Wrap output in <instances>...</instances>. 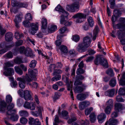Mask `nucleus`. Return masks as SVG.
Instances as JSON below:
<instances>
[{"label":"nucleus","instance_id":"f257e3e1","mask_svg":"<svg viewBox=\"0 0 125 125\" xmlns=\"http://www.w3.org/2000/svg\"><path fill=\"white\" fill-rule=\"evenodd\" d=\"M17 80L19 81L18 83L19 86L22 89L25 88L26 83L29 86L31 85V83L30 82L31 80L28 77H25V76L23 78L18 77Z\"/></svg>","mask_w":125,"mask_h":125},{"label":"nucleus","instance_id":"f03ea898","mask_svg":"<svg viewBox=\"0 0 125 125\" xmlns=\"http://www.w3.org/2000/svg\"><path fill=\"white\" fill-rule=\"evenodd\" d=\"M118 112L116 111L113 112L111 114L112 118L110 119L108 121L105 123V125H116L118 121L116 119H113V118L117 117L118 116Z\"/></svg>","mask_w":125,"mask_h":125},{"label":"nucleus","instance_id":"7ed1b4c3","mask_svg":"<svg viewBox=\"0 0 125 125\" xmlns=\"http://www.w3.org/2000/svg\"><path fill=\"white\" fill-rule=\"evenodd\" d=\"M117 29H122V31L120 30L117 31V35L118 36V38L120 39L123 38L124 34L123 32L122 31H125V24L123 23H118L116 25Z\"/></svg>","mask_w":125,"mask_h":125},{"label":"nucleus","instance_id":"20e7f679","mask_svg":"<svg viewBox=\"0 0 125 125\" xmlns=\"http://www.w3.org/2000/svg\"><path fill=\"white\" fill-rule=\"evenodd\" d=\"M38 71L36 69L33 70L29 69L28 70V75L26 74L25 77H28L31 80L30 82L33 80H36V76L38 73Z\"/></svg>","mask_w":125,"mask_h":125},{"label":"nucleus","instance_id":"39448f33","mask_svg":"<svg viewBox=\"0 0 125 125\" xmlns=\"http://www.w3.org/2000/svg\"><path fill=\"white\" fill-rule=\"evenodd\" d=\"M79 7V3L78 2H75L70 5L67 6L66 9L67 10L69 11L74 12L76 10L78 9Z\"/></svg>","mask_w":125,"mask_h":125},{"label":"nucleus","instance_id":"423d86ee","mask_svg":"<svg viewBox=\"0 0 125 125\" xmlns=\"http://www.w3.org/2000/svg\"><path fill=\"white\" fill-rule=\"evenodd\" d=\"M86 15L80 13L74 15L73 18H76V22L77 23H81L84 21V19L86 18Z\"/></svg>","mask_w":125,"mask_h":125},{"label":"nucleus","instance_id":"0eeeda50","mask_svg":"<svg viewBox=\"0 0 125 125\" xmlns=\"http://www.w3.org/2000/svg\"><path fill=\"white\" fill-rule=\"evenodd\" d=\"M62 72V71L60 69H57L54 70L53 73V75L55 76L52 78V81H56L60 80L61 79V75L60 74Z\"/></svg>","mask_w":125,"mask_h":125},{"label":"nucleus","instance_id":"6e6552de","mask_svg":"<svg viewBox=\"0 0 125 125\" xmlns=\"http://www.w3.org/2000/svg\"><path fill=\"white\" fill-rule=\"evenodd\" d=\"M11 4L13 7L17 6L19 8L26 7L28 6L26 3L17 2L16 0H12Z\"/></svg>","mask_w":125,"mask_h":125},{"label":"nucleus","instance_id":"1a4fd4ad","mask_svg":"<svg viewBox=\"0 0 125 125\" xmlns=\"http://www.w3.org/2000/svg\"><path fill=\"white\" fill-rule=\"evenodd\" d=\"M23 106L25 108L33 110L35 109V103L32 102H29L26 101L25 102Z\"/></svg>","mask_w":125,"mask_h":125},{"label":"nucleus","instance_id":"9d476101","mask_svg":"<svg viewBox=\"0 0 125 125\" xmlns=\"http://www.w3.org/2000/svg\"><path fill=\"white\" fill-rule=\"evenodd\" d=\"M38 23L36 22V23H31L30 26L31 29L29 30V32L32 34H34L36 31L38 30Z\"/></svg>","mask_w":125,"mask_h":125},{"label":"nucleus","instance_id":"9b49d317","mask_svg":"<svg viewBox=\"0 0 125 125\" xmlns=\"http://www.w3.org/2000/svg\"><path fill=\"white\" fill-rule=\"evenodd\" d=\"M4 69L6 71L3 73V74L6 76H11L14 73V71L12 68H5Z\"/></svg>","mask_w":125,"mask_h":125},{"label":"nucleus","instance_id":"f8f14e48","mask_svg":"<svg viewBox=\"0 0 125 125\" xmlns=\"http://www.w3.org/2000/svg\"><path fill=\"white\" fill-rule=\"evenodd\" d=\"M88 48L82 42L79 43L76 47V50L78 52L82 53L86 51Z\"/></svg>","mask_w":125,"mask_h":125},{"label":"nucleus","instance_id":"ddd939ff","mask_svg":"<svg viewBox=\"0 0 125 125\" xmlns=\"http://www.w3.org/2000/svg\"><path fill=\"white\" fill-rule=\"evenodd\" d=\"M32 93L31 91L28 90H26L24 92V95L23 96L25 99L27 101L30 100H32L31 94Z\"/></svg>","mask_w":125,"mask_h":125},{"label":"nucleus","instance_id":"4468645a","mask_svg":"<svg viewBox=\"0 0 125 125\" xmlns=\"http://www.w3.org/2000/svg\"><path fill=\"white\" fill-rule=\"evenodd\" d=\"M91 42L90 38L88 36H86L83 38L82 42L88 48L90 46Z\"/></svg>","mask_w":125,"mask_h":125},{"label":"nucleus","instance_id":"2eb2a0df","mask_svg":"<svg viewBox=\"0 0 125 125\" xmlns=\"http://www.w3.org/2000/svg\"><path fill=\"white\" fill-rule=\"evenodd\" d=\"M38 112L31 111V113L32 115L36 117L38 116L39 115H42V111L43 110V108L40 106H38L37 107Z\"/></svg>","mask_w":125,"mask_h":125},{"label":"nucleus","instance_id":"dca6fc26","mask_svg":"<svg viewBox=\"0 0 125 125\" xmlns=\"http://www.w3.org/2000/svg\"><path fill=\"white\" fill-rule=\"evenodd\" d=\"M106 117V115L104 113H101L97 116L98 122L100 123H103Z\"/></svg>","mask_w":125,"mask_h":125},{"label":"nucleus","instance_id":"f3484780","mask_svg":"<svg viewBox=\"0 0 125 125\" xmlns=\"http://www.w3.org/2000/svg\"><path fill=\"white\" fill-rule=\"evenodd\" d=\"M86 86L84 84L82 85V86H77L75 88V91L78 93H81L85 89Z\"/></svg>","mask_w":125,"mask_h":125},{"label":"nucleus","instance_id":"a211bd4d","mask_svg":"<svg viewBox=\"0 0 125 125\" xmlns=\"http://www.w3.org/2000/svg\"><path fill=\"white\" fill-rule=\"evenodd\" d=\"M88 96L87 94L81 93L77 95L76 98L78 100L82 101L85 99Z\"/></svg>","mask_w":125,"mask_h":125},{"label":"nucleus","instance_id":"6ab92c4d","mask_svg":"<svg viewBox=\"0 0 125 125\" xmlns=\"http://www.w3.org/2000/svg\"><path fill=\"white\" fill-rule=\"evenodd\" d=\"M115 91V89H109L105 92L104 94L106 96L112 97L114 95Z\"/></svg>","mask_w":125,"mask_h":125},{"label":"nucleus","instance_id":"aec40b11","mask_svg":"<svg viewBox=\"0 0 125 125\" xmlns=\"http://www.w3.org/2000/svg\"><path fill=\"white\" fill-rule=\"evenodd\" d=\"M13 37V34L11 32H9L5 34V39L7 42H10L11 41Z\"/></svg>","mask_w":125,"mask_h":125},{"label":"nucleus","instance_id":"412c9836","mask_svg":"<svg viewBox=\"0 0 125 125\" xmlns=\"http://www.w3.org/2000/svg\"><path fill=\"white\" fill-rule=\"evenodd\" d=\"M59 49L61 51V54H65L68 52V48L66 46L64 45H62L59 48Z\"/></svg>","mask_w":125,"mask_h":125},{"label":"nucleus","instance_id":"4be33fe9","mask_svg":"<svg viewBox=\"0 0 125 125\" xmlns=\"http://www.w3.org/2000/svg\"><path fill=\"white\" fill-rule=\"evenodd\" d=\"M72 83L71 82L70 83H68L67 85V90L68 91H70V95L72 99V100H74V98L73 96V92L72 89Z\"/></svg>","mask_w":125,"mask_h":125},{"label":"nucleus","instance_id":"5701e85b","mask_svg":"<svg viewBox=\"0 0 125 125\" xmlns=\"http://www.w3.org/2000/svg\"><path fill=\"white\" fill-rule=\"evenodd\" d=\"M15 26L17 28H19V22L21 21V19L20 15L16 16L14 19Z\"/></svg>","mask_w":125,"mask_h":125},{"label":"nucleus","instance_id":"b1692460","mask_svg":"<svg viewBox=\"0 0 125 125\" xmlns=\"http://www.w3.org/2000/svg\"><path fill=\"white\" fill-rule=\"evenodd\" d=\"M7 104L4 101L0 102V111L4 112L6 109Z\"/></svg>","mask_w":125,"mask_h":125},{"label":"nucleus","instance_id":"393cba45","mask_svg":"<svg viewBox=\"0 0 125 125\" xmlns=\"http://www.w3.org/2000/svg\"><path fill=\"white\" fill-rule=\"evenodd\" d=\"M12 47L11 45H6L3 47V49L0 50V54H2L6 52Z\"/></svg>","mask_w":125,"mask_h":125},{"label":"nucleus","instance_id":"a878e982","mask_svg":"<svg viewBox=\"0 0 125 125\" xmlns=\"http://www.w3.org/2000/svg\"><path fill=\"white\" fill-rule=\"evenodd\" d=\"M42 29H46L47 27V19L45 18H43L42 19Z\"/></svg>","mask_w":125,"mask_h":125},{"label":"nucleus","instance_id":"bb28decb","mask_svg":"<svg viewBox=\"0 0 125 125\" xmlns=\"http://www.w3.org/2000/svg\"><path fill=\"white\" fill-rule=\"evenodd\" d=\"M104 60V58L102 57L101 56L98 55L96 56L94 60V64L96 65H98L100 63L101 60Z\"/></svg>","mask_w":125,"mask_h":125},{"label":"nucleus","instance_id":"cd10ccee","mask_svg":"<svg viewBox=\"0 0 125 125\" xmlns=\"http://www.w3.org/2000/svg\"><path fill=\"white\" fill-rule=\"evenodd\" d=\"M99 31L98 27L97 26H96L93 31V41H94L96 39Z\"/></svg>","mask_w":125,"mask_h":125},{"label":"nucleus","instance_id":"c85d7f7f","mask_svg":"<svg viewBox=\"0 0 125 125\" xmlns=\"http://www.w3.org/2000/svg\"><path fill=\"white\" fill-rule=\"evenodd\" d=\"M115 110L118 112L121 111L123 108L122 104L119 103H116L115 105Z\"/></svg>","mask_w":125,"mask_h":125},{"label":"nucleus","instance_id":"c756f323","mask_svg":"<svg viewBox=\"0 0 125 125\" xmlns=\"http://www.w3.org/2000/svg\"><path fill=\"white\" fill-rule=\"evenodd\" d=\"M114 12L115 13L114 15L115 16L116 20H117L119 17H120L122 14L120 11L117 9L114 10Z\"/></svg>","mask_w":125,"mask_h":125},{"label":"nucleus","instance_id":"7c9ffc66","mask_svg":"<svg viewBox=\"0 0 125 125\" xmlns=\"http://www.w3.org/2000/svg\"><path fill=\"white\" fill-rule=\"evenodd\" d=\"M57 29L56 26L52 25L51 26L49 27L48 28V32L49 33H52L54 32Z\"/></svg>","mask_w":125,"mask_h":125},{"label":"nucleus","instance_id":"2f4dec72","mask_svg":"<svg viewBox=\"0 0 125 125\" xmlns=\"http://www.w3.org/2000/svg\"><path fill=\"white\" fill-rule=\"evenodd\" d=\"M14 69L15 72L18 74L20 75H21L22 74V71L19 66H15L14 67Z\"/></svg>","mask_w":125,"mask_h":125},{"label":"nucleus","instance_id":"473e14b6","mask_svg":"<svg viewBox=\"0 0 125 125\" xmlns=\"http://www.w3.org/2000/svg\"><path fill=\"white\" fill-rule=\"evenodd\" d=\"M116 84V81L115 78H113L110 81L109 85L112 87H114Z\"/></svg>","mask_w":125,"mask_h":125},{"label":"nucleus","instance_id":"72a5a7b5","mask_svg":"<svg viewBox=\"0 0 125 125\" xmlns=\"http://www.w3.org/2000/svg\"><path fill=\"white\" fill-rule=\"evenodd\" d=\"M90 120L92 123H94L95 120L96 118V115L94 113L91 114L89 116Z\"/></svg>","mask_w":125,"mask_h":125},{"label":"nucleus","instance_id":"f704fd0d","mask_svg":"<svg viewBox=\"0 0 125 125\" xmlns=\"http://www.w3.org/2000/svg\"><path fill=\"white\" fill-rule=\"evenodd\" d=\"M87 21L89 26L91 27H92L94 25V22L93 19L91 16L88 17L87 18Z\"/></svg>","mask_w":125,"mask_h":125},{"label":"nucleus","instance_id":"c9c22d12","mask_svg":"<svg viewBox=\"0 0 125 125\" xmlns=\"http://www.w3.org/2000/svg\"><path fill=\"white\" fill-rule=\"evenodd\" d=\"M37 63V62L36 60H33L31 62L29 66L31 68H33L36 66Z\"/></svg>","mask_w":125,"mask_h":125},{"label":"nucleus","instance_id":"e433bc0d","mask_svg":"<svg viewBox=\"0 0 125 125\" xmlns=\"http://www.w3.org/2000/svg\"><path fill=\"white\" fill-rule=\"evenodd\" d=\"M24 54L26 56H30L31 57H32L33 55V53L32 51L30 50H27L25 51L24 52Z\"/></svg>","mask_w":125,"mask_h":125},{"label":"nucleus","instance_id":"4c0bfd02","mask_svg":"<svg viewBox=\"0 0 125 125\" xmlns=\"http://www.w3.org/2000/svg\"><path fill=\"white\" fill-rule=\"evenodd\" d=\"M19 113L20 115L21 116L26 117L29 115L28 112L26 110H21L19 112Z\"/></svg>","mask_w":125,"mask_h":125},{"label":"nucleus","instance_id":"58836bf2","mask_svg":"<svg viewBox=\"0 0 125 125\" xmlns=\"http://www.w3.org/2000/svg\"><path fill=\"white\" fill-rule=\"evenodd\" d=\"M13 62L17 64H20L23 63V62L22 61L21 59L20 58H17L14 59Z\"/></svg>","mask_w":125,"mask_h":125},{"label":"nucleus","instance_id":"ea45409f","mask_svg":"<svg viewBox=\"0 0 125 125\" xmlns=\"http://www.w3.org/2000/svg\"><path fill=\"white\" fill-rule=\"evenodd\" d=\"M100 63L106 68H108V67L107 61L104 58V60H101Z\"/></svg>","mask_w":125,"mask_h":125},{"label":"nucleus","instance_id":"a19ab883","mask_svg":"<svg viewBox=\"0 0 125 125\" xmlns=\"http://www.w3.org/2000/svg\"><path fill=\"white\" fill-rule=\"evenodd\" d=\"M25 17L26 20L32 21V17L31 14L30 13H28L25 15Z\"/></svg>","mask_w":125,"mask_h":125},{"label":"nucleus","instance_id":"79ce46f5","mask_svg":"<svg viewBox=\"0 0 125 125\" xmlns=\"http://www.w3.org/2000/svg\"><path fill=\"white\" fill-rule=\"evenodd\" d=\"M5 66L4 67V69L5 68H9V67H12L14 66V64L12 62L8 61L5 63Z\"/></svg>","mask_w":125,"mask_h":125},{"label":"nucleus","instance_id":"37998d69","mask_svg":"<svg viewBox=\"0 0 125 125\" xmlns=\"http://www.w3.org/2000/svg\"><path fill=\"white\" fill-rule=\"evenodd\" d=\"M23 24L25 27L29 28L31 24V23L29 22V21L25 20L23 22Z\"/></svg>","mask_w":125,"mask_h":125},{"label":"nucleus","instance_id":"c03bdc74","mask_svg":"<svg viewBox=\"0 0 125 125\" xmlns=\"http://www.w3.org/2000/svg\"><path fill=\"white\" fill-rule=\"evenodd\" d=\"M106 73L107 74L111 77L113 76L114 75L113 73V70L111 68L108 69L106 71Z\"/></svg>","mask_w":125,"mask_h":125},{"label":"nucleus","instance_id":"a18cd8bd","mask_svg":"<svg viewBox=\"0 0 125 125\" xmlns=\"http://www.w3.org/2000/svg\"><path fill=\"white\" fill-rule=\"evenodd\" d=\"M6 102L8 103H10L12 101V98L10 95H8L6 97Z\"/></svg>","mask_w":125,"mask_h":125},{"label":"nucleus","instance_id":"49530a36","mask_svg":"<svg viewBox=\"0 0 125 125\" xmlns=\"http://www.w3.org/2000/svg\"><path fill=\"white\" fill-rule=\"evenodd\" d=\"M16 112V110L14 109H12L10 111H7V114L8 115H15Z\"/></svg>","mask_w":125,"mask_h":125},{"label":"nucleus","instance_id":"de8ad7c7","mask_svg":"<svg viewBox=\"0 0 125 125\" xmlns=\"http://www.w3.org/2000/svg\"><path fill=\"white\" fill-rule=\"evenodd\" d=\"M107 106L112 108L113 106V101L111 99H109L106 102Z\"/></svg>","mask_w":125,"mask_h":125},{"label":"nucleus","instance_id":"09e8293b","mask_svg":"<svg viewBox=\"0 0 125 125\" xmlns=\"http://www.w3.org/2000/svg\"><path fill=\"white\" fill-rule=\"evenodd\" d=\"M75 80H83L84 78V77L81 74H77L75 76Z\"/></svg>","mask_w":125,"mask_h":125},{"label":"nucleus","instance_id":"8fccbe9b","mask_svg":"<svg viewBox=\"0 0 125 125\" xmlns=\"http://www.w3.org/2000/svg\"><path fill=\"white\" fill-rule=\"evenodd\" d=\"M85 72L84 70H83L82 68H79L77 69L76 71L77 74H83Z\"/></svg>","mask_w":125,"mask_h":125},{"label":"nucleus","instance_id":"3c124183","mask_svg":"<svg viewBox=\"0 0 125 125\" xmlns=\"http://www.w3.org/2000/svg\"><path fill=\"white\" fill-rule=\"evenodd\" d=\"M119 95H124L125 94V88H120L118 92Z\"/></svg>","mask_w":125,"mask_h":125},{"label":"nucleus","instance_id":"603ef678","mask_svg":"<svg viewBox=\"0 0 125 125\" xmlns=\"http://www.w3.org/2000/svg\"><path fill=\"white\" fill-rule=\"evenodd\" d=\"M60 33H61L62 34L64 33L65 32H68V30L66 27H63L62 28L60 29H59Z\"/></svg>","mask_w":125,"mask_h":125},{"label":"nucleus","instance_id":"864d4df0","mask_svg":"<svg viewBox=\"0 0 125 125\" xmlns=\"http://www.w3.org/2000/svg\"><path fill=\"white\" fill-rule=\"evenodd\" d=\"M61 95V94L59 93H55L53 98L54 101L58 99Z\"/></svg>","mask_w":125,"mask_h":125},{"label":"nucleus","instance_id":"5fc2aeb1","mask_svg":"<svg viewBox=\"0 0 125 125\" xmlns=\"http://www.w3.org/2000/svg\"><path fill=\"white\" fill-rule=\"evenodd\" d=\"M112 108L107 106L104 109V112L106 114H109L111 113V111Z\"/></svg>","mask_w":125,"mask_h":125},{"label":"nucleus","instance_id":"6e6d98bb","mask_svg":"<svg viewBox=\"0 0 125 125\" xmlns=\"http://www.w3.org/2000/svg\"><path fill=\"white\" fill-rule=\"evenodd\" d=\"M115 0H109L110 6V7L112 9H113L115 5Z\"/></svg>","mask_w":125,"mask_h":125},{"label":"nucleus","instance_id":"4d7b16f0","mask_svg":"<svg viewBox=\"0 0 125 125\" xmlns=\"http://www.w3.org/2000/svg\"><path fill=\"white\" fill-rule=\"evenodd\" d=\"M93 109V108L92 107H90V108H88L85 110V113L86 115H88L92 111Z\"/></svg>","mask_w":125,"mask_h":125},{"label":"nucleus","instance_id":"13d9d810","mask_svg":"<svg viewBox=\"0 0 125 125\" xmlns=\"http://www.w3.org/2000/svg\"><path fill=\"white\" fill-rule=\"evenodd\" d=\"M28 120L26 118L24 117L21 118L20 120V123L23 124H26Z\"/></svg>","mask_w":125,"mask_h":125},{"label":"nucleus","instance_id":"bf43d9fd","mask_svg":"<svg viewBox=\"0 0 125 125\" xmlns=\"http://www.w3.org/2000/svg\"><path fill=\"white\" fill-rule=\"evenodd\" d=\"M18 118V116L16 115H12L10 118V119L13 121H17Z\"/></svg>","mask_w":125,"mask_h":125},{"label":"nucleus","instance_id":"052dcab7","mask_svg":"<svg viewBox=\"0 0 125 125\" xmlns=\"http://www.w3.org/2000/svg\"><path fill=\"white\" fill-rule=\"evenodd\" d=\"M55 9L56 11L61 12L63 11L64 10L63 9L60 5H58L56 7Z\"/></svg>","mask_w":125,"mask_h":125},{"label":"nucleus","instance_id":"680f3d73","mask_svg":"<svg viewBox=\"0 0 125 125\" xmlns=\"http://www.w3.org/2000/svg\"><path fill=\"white\" fill-rule=\"evenodd\" d=\"M80 39V37L78 35H75L73 36L72 40L75 42H77L79 41Z\"/></svg>","mask_w":125,"mask_h":125},{"label":"nucleus","instance_id":"e2e57ef3","mask_svg":"<svg viewBox=\"0 0 125 125\" xmlns=\"http://www.w3.org/2000/svg\"><path fill=\"white\" fill-rule=\"evenodd\" d=\"M120 95H118L117 96L116 98V100L118 102H123L125 100Z\"/></svg>","mask_w":125,"mask_h":125},{"label":"nucleus","instance_id":"0e129e2a","mask_svg":"<svg viewBox=\"0 0 125 125\" xmlns=\"http://www.w3.org/2000/svg\"><path fill=\"white\" fill-rule=\"evenodd\" d=\"M56 68V65L54 64H51L50 66L48 69V70L51 72L52 71V70H55Z\"/></svg>","mask_w":125,"mask_h":125},{"label":"nucleus","instance_id":"69168bd1","mask_svg":"<svg viewBox=\"0 0 125 125\" xmlns=\"http://www.w3.org/2000/svg\"><path fill=\"white\" fill-rule=\"evenodd\" d=\"M68 112L64 110L62 111L60 116L62 117H67L68 116Z\"/></svg>","mask_w":125,"mask_h":125},{"label":"nucleus","instance_id":"338daca9","mask_svg":"<svg viewBox=\"0 0 125 125\" xmlns=\"http://www.w3.org/2000/svg\"><path fill=\"white\" fill-rule=\"evenodd\" d=\"M14 104L12 103L8 105L7 107V111H10L14 107Z\"/></svg>","mask_w":125,"mask_h":125},{"label":"nucleus","instance_id":"774afa93","mask_svg":"<svg viewBox=\"0 0 125 125\" xmlns=\"http://www.w3.org/2000/svg\"><path fill=\"white\" fill-rule=\"evenodd\" d=\"M29 124L31 125H33L35 121V120L32 117L29 118Z\"/></svg>","mask_w":125,"mask_h":125}]
</instances>
